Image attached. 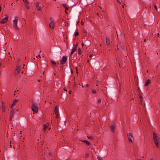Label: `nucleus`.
I'll return each instance as SVG.
<instances>
[{"label":"nucleus","instance_id":"obj_1","mask_svg":"<svg viewBox=\"0 0 160 160\" xmlns=\"http://www.w3.org/2000/svg\"><path fill=\"white\" fill-rule=\"evenodd\" d=\"M18 17L17 16H15L14 18V19L12 21L13 26L15 29L17 30H18L19 29V28L18 25Z\"/></svg>","mask_w":160,"mask_h":160},{"label":"nucleus","instance_id":"obj_2","mask_svg":"<svg viewBox=\"0 0 160 160\" xmlns=\"http://www.w3.org/2000/svg\"><path fill=\"white\" fill-rule=\"evenodd\" d=\"M31 108L33 112V114L37 113L38 112V108L36 104L32 103Z\"/></svg>","mask_w":160,"mask_h":160},{"label":"nucleus","instance_id":"obj_3","mask_svg":"<svg viewBox=\"0 0 160 160\" xmlns=\"http://www.w3.org/2000/svg\"><path fill=\"white\" fill-rule=\"evenodd\" d=\"M50 20L49 27L51 28H53L54 27V25L55 24V21L52 17L50 18Z\"/></svg>","mask_w":160,"mask_h":160},{"label":"nucleus","instance_id":"obj_4","mask_svg":"<svg viewBox=\"0 0 160 160\" xmlns=\"http://www.w3.org/2000/svg\"><path fill=\"white\" fill-rule=\"evenodd\" d=\"M153 139L154 142L155 143V145L157 147H158V140L157 138L156 134L155 133V132H153Z\"/></svg>","mask_w":160,"mask_h":160},{"label":"nucleus","instance_id":"obj_5","mask_svg":"<svg viewBox=\"0 0 160 160\" xmlns=\"http://www.w3.org/2000/svg\"><path fill=\"white\" fill-rule=\"evenodd\" d=\"M67 58L66 56H63L62 59L60 61V64L63 65L65 64L66 62Z\"/></svg>","mask_w":160,"mask_h":160},{"label":"nucleus","instance_id":"obj_6","mask_svg":"<svg viewBox=\"0 0 160 160\" xmlns=\"http://www.w3.org/2000/svg\"><path fill=\"white\" fill-rule=\"evenodd\" d=\"M22 1L24 2V5L26 8L28 9H29V3L28 0H22Z\"/></svg>","mask_w":160,"mask_h":160},{"label":"nucleus","instance_id":"obj_7","mask_svg":"<svg viewBox=\"0 0 160 160\" xmlns=\"http://www.w3.org/2000/svg\"><path fill=\"white\" fill-rule=\"evenodd\" d=\"M127 136L128 137V141L130 142H132L133 137L131 133H129L127 134Z\"/></svg>","mask_w":160,"mask_h":160},{"label":"nucleus","instance_id":"obj_8","mask_svg":"<svg viewBox=\"0 0 160 160\" xmlns=\"http://www.w3.org/2000/svg\"><path fill=\"white\" fill-rule=\"evenodd\" d=\"M8 20V16L6 15L5 17L2 19L0 22V23L2 24H4L6 23Z\"/></svg>","mask_w":160,"mask_h":160},{"label":"nucleus","instance_id":"obj_9","mask_svg":"<svg viewBox=\"0 0 160 160\" xmlns=\"http://www.w3.org/2000/svg\"><path fill=\"white\" fill-rule=\"evenodd\" d=\"M21 70V68L19 66H17V68L16 69L15 72H14V74H18L19 73L20 71Z\"/></svg>","mask_w":160,"mask_h":160},{"label":"nucleus","instance_id":"obj_10","mask_svg":"<svg viewBox=\"0 0 160 160\" xmlns=\"http://www.w3.org/2000/svg\"><path fill=\"white\" fill-rule=\"evenodd\" d=\"M106 43L107 44V45L108 47L110 46V39L109 37H107L106 38Z\"/></svg>","mask_w":160,"mask_h":160},{"label":"nucleus","instance_id":"obj_11","mask_svg":"<svg viewBox=\"0 0 160 160\" xmlns=\"http://www.w3.org/2000/svg\"><path fill=\"white\" fill-rule=\"evenodd\" d=\"M18 101V100L17 99L14 100L11 106V108H13V107L16 105Z\"/></svg>","mask_w":160,"mask_h":160},{"label":"nucleus","instance_id":"obj_12","mask_svg":"<svg viewBox=\"0 0 160 160\" xmlns=\"http://www.w3.org/2000/svg\"><path fill=\"white\" fill-rule=\"evenodd\" d=\"M36 8H37V9H38L39 11L41 10V6H39V3L38 2H37L36 4Z\"/></svg>","mask_w":160,"mask_h":160},{"label":"nucleus","instance_id":"obj_13","mask_svg":"<svg viewBox=\"0 0 160 160\" xmlns=\"http://www.w3.org/2000/svg\"><path fill=\"white\" fill-rule=\"evenodd\" d=\"M151 81L150 80V79H148L147 81L145 82V83L144 84V86H147L150 83Z\"/></svg>","mask_w":160,"mask_h":160},{"label":"nucleus","instance_id":"obj_14","mask_svg":"<svg viewBox=\"0 0 160 160\" xmlns=\"http://www.w3.org/2000/svg\"><path fill=\"white\" fill-rule=\"evenodd\" d=\"M11 110L10 111V116H12L13 115L14 112V109L13 108H11Z\"/></svg>","mask_w":160,"mask_h":160},{"label":"nucleus","instance_id":"obj_15","mask_svg":"<svg viewBox=\"0 0 160 160\" xmlns=\"http://www.w3.org/2000/svg\"><path fill=\"white\" fill-rule=\"evenodd\" d=\"M77 47H74L72 50L71 54H73L76 50Z\"/></svg>","mask_w":160,"mask_h":160},{"label":"nucleus","instance_id":"obj_16","mask_svg":"<svg viewBox=\"0 0 160 160\" xmlns=\"http://www.w3.org/2000/svg\"><path fill=\"white\" fill-rule=\"evenodd\" d=\"M115 128V126L114 125H112L110 126V129L113 132L114 131V129Z\"/></svg>","mask_w":160,"mask_h":160},{"label":"nucleus","instance_id":"obj_17","mask_svg":"<svg viewBox=\"0 0 160 160\" xmlns=\"http://www.w3.org/2000/svg\"><path fill=\"white\" fill-rule=\"evenodd\" d=\"M58 106L57 105H56L55 106L54 110V112L55 114H57V113H58Z\"/></svg>","mask_w":160,"mask_h":160},{"label":"nucleus","instance_id":"obj_18","mask_svg":"<svg viewBox=\"0 0 160 160\" xmlns=\"http://www.w3.org/2000/svg\"><path fill=\"white\" fill-rule=\"evenodd\" d=\"M62 6H63L64 8H65V9H68L69 8L68 6L67 5V4H62Z\"/></svg>","mask_w":160,"mask_h":160},{"label":"nucleus","instance_id":"obj_19","mask_svg":"<svg viewBox=\"0 0 160 160\" xmlns=\"http://www.w3.org/2000/svg\"><path fill=\"white\" fill-rule=\"evenodd\" d=\"M48 127V124H46L43 126V129L44 131H45V130Z\"/></svg>","mask_w":160,"mask_h":160},{"label":"nucleus","instance_id":"obj_20","mask_svg":"<svg viewBox=\"0 0 160 160\" xmlns=\"http://www.w3.org/2000/svg\"><path fill=\"white\" fill-rule=\"evenodd\" d=\"M82 142L85 143L88 146H89L90 144V142L86 140H83Z\"/></svg>","mask_w":160,"mask_h":160},{"label":"nucleus","instance_id":"obj_21","mask_svg":"<svg viewBox=\"0 0 160 160\" xmlns=\"http://www.w3.org/2000/svg\"><path fill=\"white\" fill-rule=\"evenodd\" d=\"M51 62V63L53 65H56V63L53 60H52Z\"/></svg>","mask_w":160,"mask_h":160},{"label":"nucleus","instance_id":"obj_22","mask_svg":"<svg viewBox=\"0 0 160 160\" xmlns=\"http://www.w3.org/2000/svg\"><path fill=\"white\" fill-rule=\"evenodd\" d=\"M78 53L79 54H81L82 53V51L80 48L78 49Z\"/></svg>","mask_w":160,"mask_h":160},{"label":"nucleus","instance_id":"obj_23","mask_svg":"<svg viewBox=\"0 0 160 160\" xmlns=\"http://www.w3.org/2000/svg\"><path fill=\"white\" fill-rule=\"evenodd\" d=\"M78 34H79V33L78 32H75V34H74V35L76 37V36H78Z\"/></svg>","mask_w":160,"mask_h":160},{"label":"nucleus","instance_id":"obj_24","mask_svg":"<svg viewBox=\"0 0 160 160\" xmlns=\"http://www.w3.org/2000/svg\"><path fill=\"white\" fill-rule=\"evenodd\" d=\"M97 158L98 160H103L102 158L100 157L99 156H98Z\"/></svg>","mask_w":160,"mask_h":160},{"label":"nucleus","instance_id":"obj_25","mask_svg":"<svg viewBox=\"0 0 160 160\" xmlns=\"http://www.w3.org/2000/svg\"><path fill=\"white\" fill-rule=\"evenodd\" d=\"M56 116V118H58L59 117V114L58 113H57V114H55Z\"/></svg>","mask_w":160,"mask_h":160},{"label":"nucleus","instance_id":"obj_26","mask_svg":"<svg viewBox=\"0 0 160 160\" xmlns=\"http://www.w3.org/2000/svg\"><path fill=\"white\" fill-rule=\"evenodd\" d=\"M92 92L93 93V94H95L96 93V91L95 90H93L92 91Z\"/></svg>","mask_w":160,"mask_h":160},{"label":"nucleus","instance_id":"obj_27","mask_svg":"<svg viewBox=\"0 0 160 160\" xmlns=\"http://www.w3.org/2000/svg\"><path fill=\"white\" fill-rule=\"evenodd\" d=\"M12 116H10L9 119H10V121H12Z\"/></svg>","mask_w":160,"mask_h":160},{"label":"nucleus","instance_id":"obj_28","mask_svg":"<svg viewBox=\"0 0 160 160\" xmlns=\"http://www.w3.org/2000/svg\"><path fill=\"white\" fill-rule=\"evenodd\" d=\"M98 103H100L101 102V100L100 99H98Z\"/></svg>","mask_w":160,"mask_h":160},{"label":"nucleus","instance_id":"obj_29","mask_svg":"<svg viewBox=\"0 0 160 160\" xmlns=\"http://www.w3.org/2000/svg\"><path fill=\"white\" fill-rule=\"evenodd\" d=\"M93 56V55L92 54H90L89 55V57L90 58H91Z\"/></svg>","mask_w":160,"mask_h":160},{"label":"nucleus","instance_id":"obj_30","mask_svg":"<svg viewBox=\"0 0 160 160\" xmlns=\"http://www.w3.org/2000/svg\"><path fill=\"white\" fill-rule=\"evenodd\" d=\"M22 21H24V22L26 21V19L24 18H22Z\"/></svg>","mask_w":160,"mask_h":160},{"label":"nucleus","instance_id":"obj_31","mask_svg":"<svg viewBox=\"0 0 160 160\" xmlns=\"http://www.w3.org/2000/svg\"><path fill=\"white\" fill-rule=\"evenodd\" d=\"M88 153H86L85 154V156L88 157Z\"/></svg>","mask_w":160,"mask_h":160},{"label":"nucleus","instance_id":"obj_32","mask_svg":"<svg viewBox=\"0 0 160 160\" xmlns=\"http://www.w3.org/2000/svg\"><path fill=\"white\" fill-rule=\"evenodd\" d=\"M76 72L77 73V74H78V70L77 69V68H76Z\"/></svg>","mask_w":160,"mask_h":160},{"label":"nucleus","instance_id":"obj_33","mask_svg":"<svg viewBox=\"0 0 160 160\" xmlns=\"http://www.w3.org/2000/svg\"><path fill=\"white\" fill-rule=\"evenodd\" d=\"M88 138H89V139H92V137H91V136H89V137H88Z\"/></svg>","mask_w":160,"mask_h":160},{"label":"nucleus","instance_id":"obj_34","mask_svg":"<svg viewBox=\"0 0 160 160\" xmlns=\"http://www.w3.org/2000/svg\"><path fill=\"white\" fill-rule=\"evenodd\" d=\"M154 7L155 8L156 10H157V6L155 5H154Z\"/></svg>","mask_w":160,"mask_h":160},{"label":"nucleus","instance_id":"obj_35","mask_svg":"<svg viewBox=\"0 0 160 160\" xmlns=\"http://www.w3.org/2000/svg\"><path fill=\"white\" fill-rule=\"evenodd\" d=\"M117 2H118L119 4H121V2H120L119 0H117Z\"/></svg>","mask_w":160,"mask_h":160},{"label":"nucleus","instance_id":"obj_36","mask_svg":"<svg viewBox=\"0 0 160 160\" xmlns=\"http://www.w3.org/2000/svg\"><path fill=\"white\" fill-rule=\"evenodd\" d=\"M139 98L140 99V100H142V96H140V97H139Z\"/></svg>","mask_w":160,"mask_h":160},{"label":"nucleus","instance_id":"obj_37","mask_svg":"<svg viewBox=\"0 0 160 160\" xmlns=\"http://www.w3.org/2000/svg\"><path fill=\"white\" fill-rule=\"evenodd\" d=\"M44 72H41V73L42 74V75H43L44 74Z\"/></svg>","mask_w":160,"mask_h":160},{"label":"nucleus","instance_id":"obj_38","mask_svg":"<svg viewBox=\"0 0 160 160\" xmlns=\"http://www.w3.org/2000/svg\"><path fill=\"white\" fill-rule=\"evenodd\" d=\"M88 86H89V84H86V87H88Z\"/></svg>","mask_w":160,"mask_h":160},{"label":"nucleus","instance_id":"obj_39","mask_svg":"<svg viewBox=\"0 0 160 160\" xmlns=\"http://www.w3.org/2000/svg\"><path fill=\"white\" fill-rule=\"evenodd\" d=\"M14 3H12L11 4V5H12V6H14Z\"/></svg>","mask_w":160,"mask_h":160},{"label":"nucleus","instance_id":"obj_40","mask_svg":"<svg viewBox=\"0 0 160 160\" xmlns=\"http://www.w3.org/2000/svg\"><path fill=\"white\" fill-rule=\"evenodd\" d=\"M71 72L72 73H73V71L72 70V69L71 68Z\"/></svg>","mask_w":160,"mask_h":160},{"label":"nucleus","instance_id":"obj_41","mask_svg":"<svg viewBox=\"0 0 160 160\" xmlns=\"http://www.w3.org/2000/svg\"><path fill=\"white\" fill-rule=\"evenodd\" d=\"M71 92H72V91H69L68 93L69 94H70L71 93Z\"/></svg>","mask_w":160,"mask_h":160},{"label":"nucleus","instance_id":"obj_42","mask_svg":"<svg viewBox=\"0 0 160 160\" xmlns=\"http://www.w3.org/2000/svg\"><path fill=\"white\" fill-rule=\"evenodd\" d=\"M68 10V9H65V13H66V14H67V10Z\"/></svg>","mask_w":160,"mask_h":160},{"label":"nucleus","instance_id":"obj_43","mask_svg":"<svg viewBox=\"0 0 160 160\" xmlns=\"http://www.w3.org/2000/svg\"><path fill=\"white\" fill-rule=\"evenodd\" d=\"M81 23L83 25L84 23V22H83L82 21H81Z\"/></svg>","mask_w":160,"mask_h":160},{"label":"nucleus","instance_id":"obj_44","mask_svg":"<svg viewBox=\"0 0 160 160\" xmlns=\"http://www.w3.org/2000/svg\"><path fill=\"white\" fill-rule=\"evenodd\" d=\"M82 46L84 45V44L83 42L82 43Z\"/></svg>","mask_w":160,"mask_h":160},{"label":"nucleus","instance_id":"obj_45","mask_svg":"<svg viewBox=\"0 0 160 160\" xmlns=\"http://www.w3.org/2000/svg\"><path fill=\"white\" fill-rule=\"evenodd\" d=\"M81 86H82V88L84 87V86H83V84Z\"/></svg>","mask_w":160,"mask_h":160},{"label":"nucleus","instance_id":"obj_46","mask_svg":"<svg viewBox=\"0 0 160 160\" xmlns=\"http://www.w3.org/2000/svg\"><path fill=\"white\" fill-rule=\"evenodd\" d=\"M159 33H158V37H159Z\"/></svg>","mask_w":160,"mask_h":160},{"label":"nucleus","instance_id":"obj_47","mask_svg":"<svg viewBox=\"0 0 160 160\" xmlns=\"http://www.w3.org/2000/svg\"><path fill=\"white\" fill-rule=\"evenodd\" d=\"M1 6H0V12H1Z\"/></svg>","mask_w":160,"mask_h":160},{"label":"nucleus","instance_id":"obj_48","mask_svg":"<svg viewBox=\"0 0 160 160\" xmlns=\"http://www.w3.org/2000/svg\"><path fill=\"white\" fill-rule=\"evenodd\" d=\"M150 160H153V158H150Z\"/></svg>","mask_w":160,"mask_h":160},{"label":"nucleus","instance_id":"obj_49","mask_svg":"<svg viewBox=\"0 0 160 160\" xmlns=\"http://www.w3.org/2000/svg\"><path fill=\"white\" fill-rule=\"evenodd\" d=\"M38 57H39V58H41V56H40V55H38Z\"/></svg>","mask_w":160,"mask_h":160},{"label":"nucleus","instance_id":"obj_50","mask_svg":"<svg viewBox=\"0 0 160 160\" xmlns=\"http://www.w3.org/2000/svg\"><path fill=\"white\" fill-rule=\"evenodd\" d=\"M20 134H22V132H21V131H20Z\"/></svg>","mask_w":160,"mask_h":160},{"label":"nucleus","instance_id":"obj_51","mask_svg":"<svg viewBox=\"0 0 160 160\" xmlns=\"http://www.w3.org/2000/svg\"><path fill=\"white\" fill-rule=\"evenodd\" d=\"M122 8H124V6L123 5H122Z\"/></svg>","mask_w":160,"mask_h":160},{"label":"nucleus","instance_id":"obj_52","mask_svg":"<svg viewBox=\"0 0 160 160\" xmlns=\"http://www.w3.org/2000/svg\"><path fill=\"white\" fill-rule=\"evenodd\" d=\"M64 90L65 91H67L65 88L64 89Z\"/></svg>","mask_w":160,"mask_h":160},{"label":"nucleus","instance_id":"obj_53","mask_svg":"<svg viewBox=\"0 0 160 160\" xmlns=\"http://www.w3.org/2000/svg\"><path fill=\"white\" fill-rule=\"evenodd\" d=\"M37 80H38V81H39V82H40V80H38V79Z\"/></svg>","mask_w":160,"mask_h":160},{"label":"nucleus","instance_id":"obj_54","mask_svg":"<svg viewBox=\"0 0 160 160\" xmlns=\"http://www.w3.org/2000/svg\"><path fill=\"white\" fill-rule=\"evenodd\" d=\"M76 82H75L74 84V86H76Z\"/></svg>","mask_w":160,"mask_h":160},{"label":"nucleus","instance_id":"obj_55","mask_svg":"<svg viewBox=\"0 0 160 160\" xmlns=\"http://www.w3.org/2000/svg\"><path fill=\"white\" fill-rule=\"evenodd\" d=\"M97 15L98 16V15H99V14H98V13H97Z\"/></svg>","mask_w":160,"mask_h":160},{"label":"nucleus","instance_id":"obj_56","mask_svg":"<svg viewBox=\"0 0 160 160\" xmlns=\"http://www.w3.org/2000/svg\"><path fill=\"white\" fill-rule=\"evenodd\" d=\"M137 160H141L140 159H137Z\"/></svg>","mask_w":160,"mask_h":160},{"label":"nucleus","instance_id":"obj_57","mask_svg":"<svg viewBox=\"0 0 160 160\" xmlns=\"http://www.w3.org/2000/svg\"><path fill=\"white\" fill-rule=\"evenodd\" d=\"M148 72V70H147V72Z\"/></svg>","mask_w":160,"mask_h":160},{"label":"nucleus","instance_id":"obj_58","mask_svg":"<svg viewBox=\"0 0 160 160\" xmlns=\"http://www.w3.org/2000/svg\"><path fill=\"white\" fill-rule=\"evenodd\" d=\"M100 46L101 47L102 46V44H100Z\"/></svg>","mask_w":160,"mask_h":160},{"label":"nucleus","instance_id":"obj_59","mask_svg":"<svg viewBox=\"0 0 160 160\" xmlns=\"http://www.w3.org/2000/svg\"><path fill=\"white\" fill-rule=\"evenodd\" d=\"M38 56H36V57L37 58H38Z\"/></svg>","mask_w":160,"mask_h":160},{"label":"nucleus","instance_id":"obj_60","mask_svg":"<svg viewBox=\"0 0 160 160\" xmlns=\"http://www.w3.org/2000/svg\"><path fill=\"white\" fill-rule=\"evenodd\" d=\"M58 65H59V63H58Z\"/></svg>","mask_w":160,"mask_h":160},{"label":"nucleus","instance_id":"obj_61","mask_svg":"<svg viewBox=\"0 0 160 160\" xmlns=\"http://www.w3.org/2000/svg\"><path fill=\"white\" fill-rule=\"evenodd\" d=\"M17 111H19V110H18V109H17Z\"/></svg>","mask_w":160,"mask_h":160},{"label":"nucleus","instance_id":"obj_62","mask_svg":"<svg viewBox=\"0 0 160 160\" xmlns=\"http://www.w3.org/2000/svg\"><path fill=\"white\" fill-rule=\"evenodd\" d=\"M50 128L48 129L50 130Z\"/></svg>","mask_w":160,"mask_h":160},{"label":"nucleus","instance_id":"obj_63","mask_svg":"<svg viewBox=\"0 0 160 160\" xmlns=\"http://www.w3.org/2000/svg\"><path fill=\"white\" fill-rule=\"evenodd\" d=\"M102 11L103 12H104V10H102Z\"/></svg>","mask_w":160,"mask_h":160},{"label":"nucleus","instance_id":"obj_64","mask_svg":"<svg viewBox=\"0 0 160 160\" xmlns=\"http://www.w3.org/2000/svg\"><path fill=\"white\" fill-rule=\"evenodd\" d=\"M18 0H16V2H17V1H18Z\"/></svg>","mask_w":160,"mask_h":160}]
</instances>
